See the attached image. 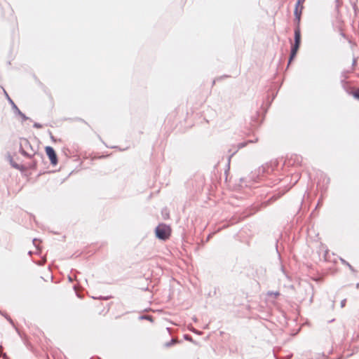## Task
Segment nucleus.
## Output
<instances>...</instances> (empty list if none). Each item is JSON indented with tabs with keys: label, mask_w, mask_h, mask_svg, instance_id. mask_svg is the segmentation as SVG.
<instances>
[{
	"label": "nucleus",
	"mask_w": 359,
	"mask_h": 359,
	"mask_svg": "<svg viewBox=\"0 0 359 359\" xmlns=\"http://www.w3.org/2000/svg\"><path fill=\"white\" fill-rule=\"evenodd\" d=\"M175 342H176V340L175 339H172L170 343H168L166 344V346H170V345H171L172 344H175Z\"/></svg>",
	"instance_id": "7"
},
{
	"label": "nucleus",
	"mask_w": 359,
	"mask_h": 359,
	"mask_svg": "<svg viewBox=\"0 0 359 359\" xmlns=\"http://www.w3.org/2000/svg\"><path fill=\"white\" fill-rule=\"evenodd\" d=\"M345 304H346V299H344L341 301V307H344L345 306Z\"/></svg>",
	"instance_id": "6"
},
{
	"label": "nucleus",
	"mask_w": 359,
	"mask_h": 359,
	"mask_svg": "<svg viewBox=\"0 0 359 359\" xmlns=\"http://www.w3.org/2000/svg\"><path fill=\"white\" fill-rule=\"evenodd\" d=\"M34 126H35L36 128H41V126H40V125H39V124H37V123H35V124H34Z\"/></svg>",
	"instance_id": "8"
},
{
	"label": "nucleus",
	"mask_w": 359,
	"mask_h": 359,
	"mask_svg": "<svg viewBox=\"0 0 359 359\" xmlns=\"http://www.w3.org/2000/svg\"><path fill=\"white\" fill-rule=\"evenodd\" d=\"M156 236L161 240H167L171 234V229L170 226L165 224H160L155 230Z\"/></svg>",
	"instance_id": "1"
},
{
	"label": "nucleus",
	"mask_w": 359,
	"mask_h": 359,
	"mask_svg": "<svg viewBox=\"0 0 359 359\" xmlns=\"http://www.w3.org/2000/svg\"><path fill=\"white\" fill-rule=\"evenodd\" d=\"M301 43V32L299 27H297L294 29V43L292 47L291 54L290 57V62L293 60L299 48Z\"/></svg>",
	"instance_id": "2"
},
{
	"label": "nucleus",
	"mask_w": 359,
	"mask_h": 359,
	"mask_svg": "<svg viewBox=\"0 0 359 359\" xmlns=\"http://www.w3.org/2000/svg\"><path fill=\"white\" fill-rule=\"evenodd\" d=\"M23 144H28V141H27V140H26V139H22V140H21V142H20L21 146H22Z\"/></svg>",
	"instance_id": "5"
},
{
	"label": "nucleus",
	"mask_w": 359,
	"mask_h": 359,
	"mask_svg": "<svg viewBox=\"0 0 359 359\" xmlns=\"http://www.w3.org/2000/svg\"><path fill=\"white\" fill-rule=\"evenodd\" d=\"M45 151H46V154L48 156L50 163L53 165H56L57 163V154H56L55 150L53 149V148L51 147H46L45 148Z\"/></svg>",
	"instance_id": "3"
},
{
	"label": "nucleus",
	"mask_w": 359,
	"mask_h": 359,
	"mask_svg": "<svg viewBox=\"0 0 359 359\" xmlns=\"http://www.w3.org/2000/svg\"><path fill=\"white\" fill-rule=\"evenodd\" d=\"M353 95L355 98L359 100V90H357L353 93Z\"/></svg>",
	"instance_id": "4"
}]
</instances>
